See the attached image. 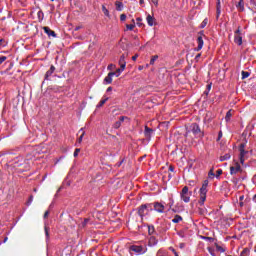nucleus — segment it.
<instances>
[{"instance_id":"obj_24","label":"nucleus","mask_w":256,"mask_h":256,"mask_svg":"<svg viewBox=\"0 0 256 256\" xmlns=\"http://www.w3.org/2000/svg\"><path fill=\"white\" fill-rule=\"evenodd\" d=\"M109 101V97L103 98L97 105L98 108L103 107V105H105L106 102Z\"/></svg>"},{"instance_id":"obj_64","label":"nucleus","mask_w":256,"mask_h":256,"mask_svg":"<svg viewBox=\"0 0 256 256\" xmlns=\"http://www.w3.org/2000/svg\"><path fill=\"white\" fill-rule=\"evenodd\" d=\"M88 221H89V219H85V220H84V223H85V224H87V223H88Z\"/></svg>"},{"instance_id":"obj_21","label":"nucleus","mask_w":256,"mask_h":256,"mask_svg":"<svg viewBox=\"0 0 256 256\" xmlns=\"http://www.w3.org/2000/svg\"><path fill=\"white\" fill-rule=\"evenodd\" d=\"M115 6L117 11H123V2L116 1Z\"/></svg>"},{"instance_id":"obj_22","label":"nucleus","mask_w":256,"mask_h":256,"mask_svg":"<svg viewBox=\"0 0 256 256\" xmlns=\"http://www.w3.org/2000/svg\"><path fill=\"white\" fill-rule=\"evenodd\" d=\"M229 159H231V154L230 153H226L224 156H220V161H229Z\"/></svg>"},{"instance_id":"obj_39","label":"nucleus","mask_w":256,"mask_h":256,"mask_svg":"<svg viewBox=\"0 0 256 256\" xmlns=\"http://www.w3.org/2000/svg\"><path fill=\"white\" fill-rule=\"evenodd\" d=\"M249 72L247 71H242V79H247V77H249Z\"/></svg>"},{"instance_id":"obj_57","label":"nucleus","mask_w":256,"mask_h":256,"mask_svg":"<svg viewBox=\"0 0 256 256\" xmlns=\"http://www.w3.org/2000/svg\"><path fill=\"white\" fill-rule=\"evenodd\" d=\"M221 137H223V132H219V134H218V141H219V139H221Z\"/></svg>"},{"instance_id":"obj_8","label":"nucleus","mask_w":256,"mask_h":256,"mask_svg":"<svg viewBox=\"0 0 256 256\" xmlns=\"http://www.w3.org/2000/svg\"><path fill=\"white\" fill-rule=\"evenodd\" d=\"M137 214L139 215V217H141L142 221H143V217H145V215H149V212H147V208H146L145 204H142L141 206L138 207Z\"/></svg>"},{"instance_id":"obj_51","label":"nucleus","mask_w":256,"mask_h":256,"mask_svg":"<svg viewBox=\"0 0 256 256\" xmlns=\"http://www.w3.org/2000/svg\"><path fill=\"white\" fill-rule=\"evenodd\" d=\"M199 59H201V53H199V54H197V55L195 56V61H196V62H199Z\"/></svg>"},{"instance_id":"obj_10","label":"nucleus","mask_w":256,"mask_h":256,"mask_svg":"<svg viewBox=\"0 0 256 256\" xmlns=\"http://www.w3.org/2000/svg\"><path fill=\"white\" fill-rule=\"evenodd\" d=\"M153 135V129L149 128V126H145L144 128V136L148 141H151V137Z\"/></svg>"},{"instance_id":"obj_23","label":"nucleus","mask_w":256,"mask_h":256,"mask_svg":"<svg viewBox=\"0 0 256 256\" xmlns=\"http://www.w3.org/2000/svg\"><path fill=\"white\" fill-rule=\"evenodd\" d=\"M180 221H183V217H181L180 215H175L172 219V223H180Z\"/></svg>"},{"instance_id":"obj_59","label":"nucleus","mask_w":256,"mask_h":256,"mask_svg":"<svg viewBox=\"0 0 256 256\" xmlns=\"http://www.w3.org/2000/svg\"><path fill=\"white\" fill-rule=\"evenodd\" d=\"M79 29H82V26H77L74 30L79 31Z\"/></svg>"},{"instance_id":"obj_36","label":"nucleus","mask_w":256,"mask_h":256,"mask_svg":"<svg viewBox=\"0 0 256 256\" xmlns=\"http://www.w3.org/2000/svg\"><path fill=\"white\" fill-rule=\"evenodd\" d=\"M126 28L128 31H133V29H135V24H127Z\"/></svg>"},{"instance_id":"obj_2","label":"nucleus","mask_w":256,"mask_h":256,"mask_svg":"<svg viewBox=\"0 0 256 256\" xmlns=\"http://www.w3.org/2000/svg\"><path fill=\"white\" fill-rule=\"evenodd\" d=\"M208 185H209V180H204V182L199 190V195H200L199 205H201V206L205 205V201H207Z\"/></svg>"},{"instance_id":"obj_31","label":"nucleus","mask_w":256,"mask_h":256,"mask_svg":"<svg viewBox=\"0 0 256 256\" xmlns=\"http://www.w3.org/2000/svg\"><path fill=\"white\" fill-rule=\"evenodd\" d=\"M119 65H127V62L125 61V55L120 56Z\"/></svg>"},{"instance_id":"obj_1","label":"nucleus","mask_w":256,"mask_h":256,"mask_svg":"<svg viewBox=\"0 0 256 256\" xmlns=\"http://www.w3.org/2000/svg\"><path fill=\"white\" fill-rule=\"evenodd\" d=\"M8 165L10 167H13L14 169H18L21 172L25 171V169H29V164L27 163V160H25L21 156H17L13 160L9 161Z\"/></svg>"},{"instance_id":"obj_52","label":"nucleus","mask_w":256,"mask_h":256,"mask_svg":"<svg viewBox=\"0 0 256 256\" xmlns=\"http://www.w3.org/2000/svg\"><path fill=\"white\" fill-rule=\"evenodd\" d=\"M151 2L157 7L159 5V0H151Z\"/></svg>"},{"instance_id":"obj_48","label":"nucleus","mask_w":256,"mask_h":256,"mask_svg":"<svg viewBox=\"0 0 256 256\" xmlns=\"http://www.w3.org/2000/svg\"><path fill=\"white\" fill-rule=\"evenodd\" d=\"M170 251H172V253H174V256H179V254L177 253V250H175V248L170 247Z\"/></svg>"},{"instance_id":"obj_3","label":"nucleus","mask_w":256,"mask_h":256,"mask_svg":"<svg viewBox=\"0 0 256 256\" xmlns=\"http://www.w3.org/2000/svg\"><path fill=\"white\" fill-rule=\"evenodd\" d=\"M136 253V255H145L147 253V245H131L129 247V252Z\"/></svg>"},{"instance_id":"obj_40","label":"nucleus","mask_w":256,"mask_h":256,"mask_svg":"<svg viewBox=\"0 0 256 256\" xmlns=\"http://www.w3.org/2000/svg\"><path fill=\"white\" fill-rule=\"evenodd\" d=\"M7 61V56H0V65H3Z\"/></svg>"},{"instance_id":"obj_42","label":"nucleus","mask_w":256,"mask_h":256,"mask_svg":"<svg viewBox=\"0 0 256 256\" xmlns=\"http://www.w3.org/2000/svg\"><path fill=\"white\" fill-rule=\"evenodd\" d=\"M136 21H137L138 27H141V25H143V24L141 23V21H143V18L138 17V18H136Z\"/></svg>"},{"instance_id":"obj_20","label":"nucleus","mask_w":256,"mask_h":256,"mask_svg":"<svg viewBox=\"0 0 256 256\" xmlns=\"http://www.w3.org/2000/svg\"><path fill=\"white\" fill-rule=\"evenodd\" d=\"M236 8L238 9V11H245V4H243V0H240L236 4Z\"/></svg>"},{"instance_id":"obj_14","label":"nucleus","mask_w":256,"mask_h":256,"mask_svg":"<svg viewBox=\"0 0 256 256\" xmlns=\"http://www.w3.org/2000/svg\"><path fill=\"white\" fill-rule=\"evenodd\" d=\"M53 73H55V67L53 65H51L50 69L46 72L44 79L46 81H49V78L51 77V75H53Z\"/></svg>"},{"instance_id":"obj_53","label":"nucleus","mask_w":256,"mask_h":256,"mask_svg":"<svg viewBox=\"0 0 256 256\" xmlns=\"http://www.w3.org/2000/svg\"><path fill=\"white\" fill-rule=\"evenodd\" d=\"M139 57V54H136L132 57V61H137V58Z\"/></svg>"},{"instance_id":"obj_4","label":"nucleus","mask_w":256,"mask_h":256,"mask_svg":"<svg viewBox=\"0 0 256 256\" xmlns=\"http://www.w3.org/2000/svg\"><path fill=\"white\" fill-rule=\"evenodd\" d=\"M190 129L193 135H195V137H197L198 139H203V137H205V133L201 131V127H199V124L192 123Z\"/></svg>"},{"instance_id":"obj_11","label":"nucleus","mask_w":256,"mask_h":256,"mask_svg":"<svg viewBox=\"0 0 256 256\" xmlns=\"http://www.w3.org/2000/svg\"><path fill=\"white\" fill-rule=\"evenodd\" d=\"M43 31L44 33H46V35H48V37H54V38L57 37V33L51 30V28H49L48 26H44Z\"/></svg>"},{"instance_id":"obj_61","label":"nucleus","mask_w":256,"mask_h":256,"mask_svg":"<svg viewBox=\"0 0 256 256\" xmlns=\"http://www.w3.org/2000/svg\"><path fill=\"white\" fill-rule=\"evenodd\" d=\"M140 5H143L145 3V0H139Z\"/></svg>"},{"instance_id":"obj_37","label":"nucleus","mask_w":256,"mask_h":256,"mask_svg":"<svg viewBox=\"0 0 256 256\" xmlns=\"http://www.w3.org/2000/svg\"><path fill=\"white\" fill-rule=\"evenodd\" d=\"M111 73H114V77H119V75H121V73H123L122 71H121V69H117L115 72H111Z\"/></svg>"},{"instance_id":"obj_13","label":"nucleus","mask_w":256,"mask_h":256,"mask_svg":"<svg viewBox=\"0 0 256 256\" xmlns=\"http://www.w3.org/2000/svg\"><path fill=\"white\" fill-rule=\"evenodd\" d=\"M239 151H240V163H245V145L244 144H241L240 145V148H239Z\"/></svg>"},{"instance_id":"obj_26","label":"nucleus","mask_w":256,"mask_h":256,"mask_svg":"<svg viewBox=\"0 0 256 256\" xmlns=\"http://www.w3.org/2000/svg\"><path fill=\"white\" fill-rule=\"evenodd\" d=\"M79 133H81L80 137L78 138V143H81L83 141V137H85V130H83V128H81L79 130Z\"/></svg>"},{"instance_id":"obj_55","label":"nucleus","mask_w":256,"mask_h":256,"mask_svg":"<svg viewBox=\"0 0 256 256\" xmlns=\"http://www.w3.org/2000/svg\"><path fill=\"white\" fill-rule=\"evenodd\" d=\"M251 5H253L254 7H256V0H250Z\"/></svg>"},{"instance_id":"obj_18","label":"nucleus","mask_w":256,"mask_h":256,"mask_svg":"<svg viewBox=\"0 0 256 256\" xmlns=\"http://www.w3.org/2000/svg\"><path fill=\"white\" fill-rule=\"evenodd\" d=\"M123 121H125V116H121L119 118V121L114 123V125H113L114 129H119V127H121V123H123Z\"/></svg>"},{"instance_id":"obj_5","label":"nucleus","mask_w":256,"mask_h":256,"mask_svg":"<svg viewBox=\"0 0 256 256\" xmlns=\"http://www.w3.org/2000/svg\"><path fill=\"white\" fill-rule=\"evenodd\" d=\"M191 195L192 192H189V187L184 186L180 194L182 201H184V203H189V201H191Z\"/></svg>"},{"instance_id":"obj_29","label":"nucleus","mask_w":256,"mask_h":256,"mask_svg":"<svg viewBox=\"0 0 256 256\" xmlns=\"http://www.w3.org/2000/svg\"><path fill=\"white\" fill-rule=\"evenodd\" d=\"M207 23H209V19L205 18L200 24V29H205V27H207Z\"/></svg>"},{"instance_id":"obj_44","label":"nucleus","mask_w":256,"mask_h":256,"mask_svg":"<svg viewBox=\"0 0 256 256\" xmlns=\"http://www.w3.org/2000/svg\"><path fill=\"white\" fill-rule=\"evenodd\" d=\"M177 235L180 236L183 239V237H185V232L183 230L178 231Z\"/></svg>"},{"instance_id":"obj_15","label":"nucleus","mask_w":256,"mask_h":256,"mask_svg":"<svg viewBox=\"0 0 256 256\" xmlns=\"http://www.w3.org/2000/svg\"><path fill=\"white\" fill-rule=\"evenodd\" d=\"M157 243H159V240H157V238H155V236H151L148 240V247H155V245H157Z\"/></svg>"},{"instance_id":"obj_9","label":"nucleus","mask_w":256,"mask_h":256,"mask_svg":"<svg viewBox=\"0 0 256 256\" xmlns=\"http://www.w3.org/2000/svg\"><path fill=\"white\" fill-rule=\"evenodd\" d=\"M154 211H156V213H165V204L154 202Z\"/></svg>"},{"instance_id":"obj_49","label":"nucleus","mask_w":256,"mask_h":256,"mask_svg":"<svg viewBox=\"0 0 256 256\" xmlns=\"http://www.w3.org/2000/svg\"><path fill=\"white\" fill-rule=\"evenodd\" d=\"M126 19H127V15L125 14L120 15V21H126Z\"/></svg>"},{"instance_id":"obj_54","label":"nucleus","mask_w":256,"mask_h":256,"mask_svg":"<svg viewBox=\"0 0 256 256\" xmlns=\"http://www.w3.org/2000/svg\"><path fill=\"white\" fill-rule=\"evenodd\" d=\"M47 217H49V211H46V212L44 213V219H47Z\"/></svg>"},{"instance_id":"obj_45","label":"nucleus","mask_w":256,"mask_h":256,"mask_svg":"<svg viewBox=\"0 0 256 256\" xmlns=\"http://www.w3.org/2000/svg\"><path fill=\"white\" fill-rule=\"evenodd\" d=\"M217 251H220L221 253H225V249L219 245L216 246Z\"/></svg>"},{"instance_id":"obj_50","label":"nucleus","mask_w":256,"mask_h":256,"mask_svg":"<svg viewBox=\"0 0 256 256\" xmlns=\"http://www.w3.org/2000/svg\"><path fill=\"white\" fill-rule=\"evenodd\" d=\"M127 66V64H120V71H125V67Z\"/></svg>"},{"instance_id":"obj_58","label":"nucleus","mask_w":256,"mask_h":256,"mask_svg":"<svg viewBox=\"0 0 256 256\" xmlns=\"http://www.w3.org/2000/svg\"><path fill=\"white\" fill-rule=\"evenodd\" d=\"M239 33H241V30H240V29H238V30L235 31V35H239Z\"/></svg>"},{"instance_id":"obj_34","label":"nucleus","mask_w":256,"mask_h":256,"mask_svg":"<svg viewBox=\"0 0 256 256\" xmlns=\"http://www.w3.org/2000/svg\"><path fill=\"white\" fill-rule=\"evenodd\" d=\"M45 235H46V241H49V227H44Z\"/></svg>"},{"instance_id":"obj_6","label":"nucleus","mask_w":256,"mask_h":256,"mask_svg":"<svg viewBox=\"0 0 256 256\" xmlns=\"http://www.w3.org/2000/svg\"><path fill=\"white\" fill-rule=\"evenodd\" d=\"M203 37H205V33L203 31H200L198 33V38H197L198 46L195 48V51H201L203 49V45H204Z\"/></svg>"},{"instance_id":"obj_16","label":"nucleus","mask_w":256,"mask_h":256,"mask_svg":"<svg viewBox=\"0 0 256 256\" xmlns=\"http://www.w3.org/2000/svg\"><path fill=\"white\" fill-rule=\"evenodd\" d=\"M146 207V213H151V211H155V202L154 203H146L144 204Z\"/></svg>"},{"instance_id":"obj_47","label":"nucleus","mask_w":256,"mask_h":256,"mask_svg":"<svg viewBox=\"0 0 256 256\" xmlns=\"http://www.w3.org/2000/svg\"><path fill=\"white\" fill-rule=\"evenodd\" d=\"M168 171H170L171 173H175V166L170 165Z\"/></svg>"},{"instance_id":"obj_28","label":"nucleus","mask_w":256,"mask_h":256,"mask_svg":"<svg viewBox=\"0 0 256 256\" xmlns=\"http://www.w3.org/2000/svg\"><path fill=\"white\" fill-rule=\"evenodd\" d=\"M155 233V226L148 225V235H153Z\"/></svg>"},{"instance_id":"obj_43","label":"nucleus","mask_w":256,"mask_h":256,"mask_svg":"<svg viewBox=\"0 0 256 256\" xmlns=\"http://www.w3.org/2000/svg\"><path fill=\"white\" fill-rule=\"evenodd\" d=\"M208 177H210V179H213V177H215V173L213 172V169H211L208 173Z\"/></svg>"},{"instance_id":"obj_60","label":"nucleus","mask_w":256,"mask_h":256,"mask_svg":"<svg viewBox=\"0 0 256 256\" xmlns=\"http://www.w3.org/2000/svg\"><path fill=\"white\" fill-rule=\"evenodd\" d=\"M109 91H113V87H108L107 92H109Z\"/></svg>"},{"instance_id":"obj_33","label":"nucleus","mask_w":256,"mask_h":256,"mask_svg":"<svg viewBox=\"0 0 256 256\" xmlns=\"http://www.w3.org/2000/svg\"><path fill=\"white\" fill-rule=\"evenodd\" d=\"M157 59H159V56H157V55L152 56V58L150 60V65H154L155 61H157Z\"/></svg>"},{"instance_id":"obj_25","label":"nucleus","mask_w":256,"mask_h":256,"mask_svg":"<svg viewBox=\"0 0 256 256\" xmlns=\"http://www.w3.org/2000/svg\"><path fill=\"white\" fill-rule=\"evenodd\" d=\"M231 117H233V111H232V110H229V111L226 113L225 121H231Z\"/></svg>"},{"instance_id":"obj_35","label":"nucleus","mask_w":256,"mask_h":256,"mask_svg":"<svg viewBox=\"0 0 256 256\" xmlns=\"http://www.w3.org/2000/svg\"><path fill=\"white\" fill-rule=\"evenodd\" d=\"M102 11L106 17H109V10L107 9V7L102 6Z\"/></svg>"},{"instance_id":"obj_62","label":"nucleus","mask_w":256,"mask_h":256,"mask_svg":"<svg viewBox=\"0 0 256 256\" xmlns=\"http://www.w3.org/2000/svg\"><path fill=\"white\" fill-rule=\"evenodd\" d=\"M205 239H208V241H212L213 240V238H211V237H205Z\"/></svg>"},{"instance_id":"obj_63","label":"nucleus","mask_w":256,"mask_h":256,"mask_svg":"<svg viewBox=\"0 0 256 256\" xmlns=\"http://www.w3.org/2000/svg\"><path fill=\"white\" fill-rule=\"evenodd\" d=\"M138 69H139V71H142L143 70V66H139Z\"/></svg>"},{"instance_id":"obj_46","label":"nucleus","mask_w":256,"mask_h":256,"mask_svg":"<svg viewBox=\"0 0 256 256\" xmlns=\"http://www.w3.org/2000/svg\"><path fill=\"white\" fill-rule=\"evenodd\" d=\"M115 67L116 66L114 64H110V65H108L107 69H108V71H113L115 69Z\"/></svg>"},{"instance_id":"obj_30","label":"nucleus","mask_w":256,"mask_h":256,"mask_svg":"<svg viewBox=\"0 0 256 256\" xmlns=\"http://www.w3.org/2000/svg\"><path fill=\"white\" fill-rule=\"evenodd\" d=\"M217 17L221 15V0H217Z\"/></svg>"},{"instance_id":"obj_32","label":"nucleus","mask_w":256,"mask_h":256,"mask_svg":"<svg viewBox=\"0 0 256 256\" xmlns=\"http://www.w3.org/2000/svg\"><path fill=\"white\" fill-rule=\"evenodd\" d=\"M250 253L249 248H244L243 251L240 253V256H248Z\"/></svg>"},{"instance_id":"obj_19","label":"nucleus","mask_w":256,"mask_h":256,"mask_svg":"<svg viewBox=\"0 0 256 256\" xmlns=\"http://www.w3.org/2000/svg\"><path fill=\"white\" fill-rule=\"evenodd\" d=\"M234 42L237 45H243V37H241V35H235Z\"/></svg>"},{"instance_id":"obj_38","label":"nucleus","mask_w":256,"mask_h":256,"mask_svg":"<svg viewBox=\"0 0 256 256\" xmlns=\"http://www.w3.org/2000/svg\"><path fill=\"white\" fill-rule=\"evenodd\" d=\"M221 175H223V170L222 169H218L216 171V178L219 179V177H221Z\"/></svg>"},{"instance_id":"obj_17","label":"nucleus","mask_w":256,"mask_h":256,"mask_svg":"<svg viewBox=\"0 0 256 256\" xmlns=\"http://www.w3.org/2000/svg\"><path fill=\"white\" fill-rule=\"evenodd\" d=\"M146 21H147V24L149 25V27H153V25H155V18L153 16H151V14L147 15Z\"/></svg>"},{"instance_id":"obj_41","label":"nucleus","mask_w":256,"mask_h":256,"mask_svg":"<svg viewBox=\"0 0 256 256\" xmlns=\"http://www.w3.org/2000/svg\"><path fill=\"white\" fill-rule=\"evenodd\" d=\"M79 153H81V149L79 148H76L75 151H74V157H78L79 156Z\"/></svg>"},{"instance_id":"obj_56","label":"nucleus","mask_w":256,"mask_h":256,"mask_svg":"<svg viewBox=\"0 0 256 256\" xmlns=\"http://www.w3.org/2000/svg\"><path fill=\"white\" fill-rule=\"evenodd\" d=\"M179 247H180V249H184L185 248V243H180Z\"/></svg>"},{"instance_id":"obj_7","label":"nucleus","mask_w":256,"mask_h":256,"mask_svg":"<svg viewBox=\"0 0 256 256\" xmlns=\"http://www.w3.org/2000/svg\"><path fill=\"white\" fill-rule=\"evenodd\" d=\"M241 164L239 162H235L233 166L230 167V175H237V173H241Z\"/></svg>"},{"instance_id":"obj_27","label":"nucleus","mask_w":256,"mask_h":256,"mask_svg":"<svg viewBox=\"0 0 256 256\" xmlns=\"http://www.w3.org/2000/svg\"><path fill=\"white\" fill-rule=\"evenodd\" d=\"M37 17H38V20L39 21H43L44 17H45V14L43 13V11L39 10L37 12Z\"/></svg>"},{"instance_id":"obj_12","label":"nucleus","mask_w":256,"mask_h":256,"mask_svg":"<svg viewBox=\"0 0 256 256\" xmlns=\"http://www.w3.org/2000/svg\"><path fill=\"white\" fill-rule=\"evenodd\" d=\"M113 77H115V73H108V75L104 78V83L106 85H111V83H113Z\"/></svg>"}]
</instances>
